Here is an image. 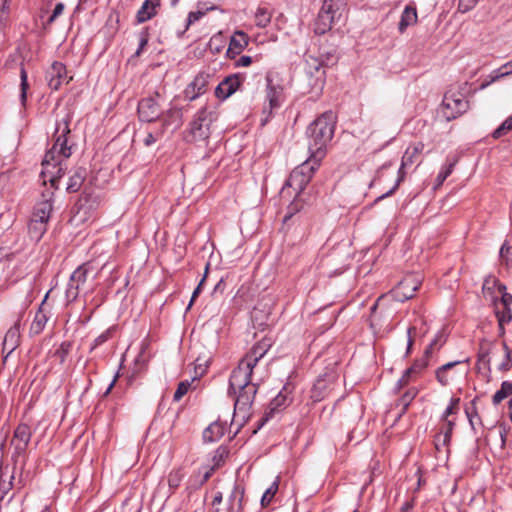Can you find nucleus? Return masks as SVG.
Instances as JSON below:
<instances>
[{"label": "nucleus", "mask_w": 512, "mask_h": 512, "mask_svg": "<svg viewBox=\"0 0 512 512\" xmlns=\"http://www.w3.org/2000/svg\"><path fill=\"white\" fill-rule=\"evenodd\" d=\"M335 124L334 113L326 111L308 126V150L314 163H319L324 157L326 146L333 138Z\"/></svg>", "instance_id": "f257e3e1"}, {"label": "nucleus", "mask_w": 512, "mask_h": 512, "mask_svg": "<svg viewBox=\"0 0 512 512\" xmlns=\"http://www.w3.org/2000/svg\"><path fill=\"white\" fill-rule=\"evenodd\" d=\"M72 116L65 113L62 117H57L55 123V131L53 134L54 144L52 148L45 154V162L55 160L56 157H62L67 160L72 154V145L69 144L70 122Z\"/></svg>", "instance_id": "f03ea898"}, {"label": "nucleus", "mask_w": 512, "mask_h": 512, "mask_svg": "<svg viewBox=\"0 0 512 512\" xmlns=\"http://www.w3.org/2000/svg\"><path fill=\"white\" fill-rule=\"evenodd\" d=\"M53 210L51 197L38 202L28 223V235L31 240L38 242L47 231L48 221Z\"/></svg>", "instance_id": "7ed1b4c3"}, {"label": "nucleus", "mask_w": 512, "mask_h": 512, "mask_svg": "<svg viewBox=\"0 0 512 512\" xmlns=\"http://www.w3.org/2000/svg\"><path fill=\"white\" fill-rule=\"evenodd\" d=\"M318 165L319 163H314L313 159L310 157L307 161L297 166L291 172L285 186L283 187V191L287 188H292L295 191L296 196L299 195L310 182Z\"/></svg>", "instance_id": "20e7f679"}, {"label": "nucleus", "mask_w": 512, "mask_h": 512, "mask_svg": "<svg viewBox=\"0 0 512 512\" xmlns=\"http://www.w3.org/2000/svg\"><path fill=\"white\" fill-rule=\"evenodd\" d=\"M469 108V102L463 94L459 92L448 91L445 93L442 101V113L447 121L456 119Z\"/></svg>", "instance_id": "39448f33"}, {"label": "nucleus", "mask_w": 512, "mask_h": 512, "mask_svg": "<svg viewBox=\"0 0 512 512\" xmlns=\"http://www.w3.org/2000/svg\"><path fill=\"white\" fill-rule=\"evenodd\" d=\"M213 113L206 108L200 109L190 124L189 134L193 141H204L210 135V126L213 122Z\"/></svg>", "instance_id": "423d86ee"}, {"label": "nucleus", "mask_w": 512, "mask_h": 512, "mask_svg": "<svg viewBox=\"0 0 512 512\" xmlns=\"http://www.w3.org/2000/svg\"><path fill=\"white\" fill-rule=\"evenodd\" d=\"M253 367L241 360L238 366L232 371L229 378L228 394H237L238 389H243L252 383Z\"/></svg>", "instance_id": "0eeeda50"}, {"label": "nucleus", "mask_w": 512, "mask_h": 512, "mask_svg": "<svg viewBox=\"0 0 512 512\" xmlns=\"http://www.w3.org/2000/svg\"><path fill=\"white\" fill-rule=\"evenodd\" d=\"M90 271V264L84 263L80 265L70 276L65 296L69 302L75 301L80 293L81 287L85 284L88 273Z\"/></svg>", "instance_id": "6e6552de"}, {"label": "nucleus", "mask_w": 512, "mask_h": 512, "mask_svg": "<svg viewBox=\"0 0 512 512\" xmlns=\"http://www.w3.org/2000/svg\"><path fill=\"white\" fill-rule=\"evenodd\" d=\"M159 98V92H155L152 96H148L139 101L138 115L141 121L153 122L160 118L162 110L158 103Z\"/></svg>", "instance_id": "1a4fd4ad"}, {"label": "nucleus", "mask_w": 512, "mask_h": 512, "mask_svg": "<svg viewBox=\"0 0 512 512\" xmlns=\"http://www.w3.org/2000/svg\"><path fill=\"white\" fill-rule=\"evenodd\" d=\"M256 393L257 385L253 384L243 389H238L237 394H232L235 397V413H241L243 418L249 416Z\"/></svg>", "instance_id": "9d476101"}, {"label": "nucleus", "mask_w": 512, "mask_h": 512, "mask_svg": "<svg viewBox=\"0 0 512 512\" xmlns=\"http://www.w3.org/2000/svg\"><path fill=\"white\" fill-rule=\"evenodd\" d=\"M63 161L65 160L62 157H56L55 160H49L48 163L45 162V158L42 161L41 175L44 182H50L55 189L58 188L59 181L65 174L66 167H63Z\"/></svg>", "instance_id": "9b49d317"}, {"label": "nucleus", "mask_w": 512, "mask_h": 512, "mask_svg": "<svg viewBox=\"0 0 512 512\" xmlns=\"http://www.w3.org/2000/svg\"><path fill=\"white\" fill-rule=\"evenodd\" d=\"M244 80L245 76L242 73H235L225 77L216 87L215 96L218 99L226 100L240 88Z\"/></svg>", "instance_id": "f8f14e48"}, {"label": "nucleus", "mask_w": 512, "mask_h": 512, "mask_svg": "<svg viewBox=\"0 0 512 512\" xmlns=\"http://www.w3.org/2000/svg\"><path fill=\"white\" fill-rule=\"evenodd\" d=\"M337 378L338 376L334 372L319 376L313 385L311 398L314 401H321L328 396L334 389Z\"/></svg>", "instance_id": "ddd939ff"}, {"label": "nucleus", "mask_w": 512, "mask_h": 512, "mask_svg": "<svg viewBox=\"0 0 512 512\" xmlns=\"http://www.w3.org/2000/svg\"><path fill=\"white\" fill-rule=\"evenodd\" d=\"M48 86L53 90H58L67 80L66 66L62 62L55 61L46 72Z\"/></svg>", "instance_id": "4468645a"}, {"label": "nucleus", "mask_w": 512, "mask_h": 512, "mask_svg": "<svg viewBox=\"0 0 512 512\" xmlns=\"http://www.w3.org/2000/svg\"><path fill=\"white\" fill-rule=\"evenodd\" d=\"M32 436V431L29 425L25 423L19 424L14 430L12 444L14 445L15 453L22 455L25 453Z\"/></svg>", "instance_id": "2eb2a0df"}, {"label": "nucleus", "mask_w": 512, "mask_h": 512, "mask_svg": "<svg viewBox=\"0 0 512 512\" xmlns=\"http://www.w3.org/2000/svg\"><path fill=\"white\" fill-rule=\"evenodd\" d=\"M291 402L288 397L286 389L283 388L270 402L268 410L265 412L264 417L261 419L258 428L262 427L267 421L274 417V415L284 408H286Z\"/></svg>", "instance_id": "dca6fc26"}, {"label": "nucleus", "mask_w": 512, "mask_h": 512, "mask_svg": "<svg viewBox=\"0 0 512 512\" xmlns=\"http://www.w3.org/2000/svg\"><path fill=\"white\" fill-rule=\"evenodd\" d=\"M23 314L20 313L18 315L17 320L14 324L9 328L6 332L4 340H3V351H7L8 355L11 354L20 344L21 338V321Z\"/></svg>", "instance_id": "f3484780"}, {"label": "nucleus", "mask_w": 512, "mask_h": 512, "mask_svg": "<svg viewBox=\"0 0 512 512\" xmlns=\"http://www.w3.org/2000/svg\"><path fill=\"white\" fill-rule=\"evenodd\" d=\"M267 100L269 102V114L274 109H278L284 101V89L278 84L274 83L270 76H267Z\"/></svg>", "instance_id": "a211bd4d"}, {"label": "nucleus", "mask_w": 512, "mask_h": 512, "mask_svg": "<svg viewBox=\"0 0 512 512\" xmlns=\"http://www.w3.org/2000/svg\"><path fill=\"white\" fill-rule=\"evenodd\" d=\"M208 78L209 76L207 74L199 73L185 88V98L189 101H193L200 95L204 94L208 84Z\"/></svg>", "instance_id": "6ab92c4d"}, {"label": "nucleus", "mask_w": 512, "mask_h": 512, "mask_svg": "<svg viewBox=\"0 0 512 512\" xmlns=\"http://www.w3.org/2000/svg\"><path fill=\"white\" fill-rule=\"evenodd\" d=\"M306 74L311 78H314V86L322 87L325 79V70L323 68L322 62L312 56H308L306 58Z\"/></svg>", "instance_id": "aec40b11"}, {"label": "nucleus", "mask_w": 512, "mask_h": 512, "mask_svg": "<svg viewBox=\"0 0 512 512\" xmlns=\"http://www.w3.org/2000/svg\"><path fill=\"white\" fill-rule=\"evenodd\" d=\"M48 294L45 295L30 325V334L32 335L40 334L50 318V312L45 307Z\"/></svg>", "instance_id": "412c9836"}, {"label": "nucleus", "mask_w": 512, "mask_h": 512, "mask_svg": "<svg viewBox=\"0 0 512 512\" xmlns=\"http://www.w3.org/2000/svg\"><path fill=\"white\" fill-rule=\"evenodd\" d=\"M483 288L484 289L495 288L497 290L498 294H500V299L497 300L495 298L494 303L497 302L499 304V306H501V307L511 308L512 295L506 291V286L503 283L499 282L495 278H487L484 281Z\"/></svg>", "instance_id": "4be33fe9"}, {"label": "nucleus", "mask_w": 512, "mask_h": 512, "mask_svg": "<svg viewBox=\"0 0 512 512\" xmlns=\"http://www.w3.org/2000/svg\"><path fill=\"white\" fill-rule=\"evenodd\" d=\"M213 468H201L199 471L192 476L187 481L186 490L189 494L198 490L202 485L209 480V478L213 475Z\"/></svg>", "instance_id": "5701e85b"}, {"label": "nucleus", "mask_w": 512, "mask_h": 512, "mask_svg": "<svg viewBox=\"0 0 512 512\" xmlns=\"http://www.w3.org/2000/svg\"><path fill=\"white\" fill-rule=\"evenodd\" d=\"M270 348V343L266 340L260 341L256 343L250 351L242 358L247 364L253 368L257 365L259 360H261L267 353Z\"/></svg>", "instance_id": "b1692460"}, {"label": "nucleus", "mask_w": 512, "mask_h": 512, "mask_svg": "<svg viewBox=\"0 0 512 512\" xmlns=\"http://www.w3.org/2000/svg\"><path fill=\"white\" fill-rule=\"evenodd\" d=\"M248 45V36L242 31H236L230 39L226 55L234 59Z\"/></svg>", "instance_id": "393cba45"}, {"label": "nucleus", "mask_w": 512, "mask_h": 512, "mask_svg": "<svg viewBox=\"0 0 512 512\" xmlns=\"http://www.w3.org/2000/svg\"><path fill=\"white\" fill-rule=\"evenodd\" d=\"M244 487L235 482L228 498V512H242L243 510Z\"/></svg>", "instance_id": "a878e982"}, {"label": "nucleus", "mask_w": 512, "mask_h": 512, "mask_svg": "<svg viewBox=\"0 0 512 512\" xmlns=\"http://www.w3.org/2000/svg\"><path fill=\"white\" fill-rule=\"evenodd\" d=\"M160 6V0H145L137 11L136 19L138 23H144L157 14V8Z\"/></svg>", "instance_id": "bb28decb"}, {"label": "nucleus", "mask_w": 512, "mask_h": 512, "mask_svg": "<svg viewBox=\"0 0 512 512\" xmlns=\"http://www.w3.org/2000/svg\"><path fill=\"white\" fill-rule=\"evenodd\" d=\"M87 176V170L84 167H77L72 171L66 190L68 193H75L80 190Z\"/></svg>", "instance_id": "cd10ccee"}, {"label": "nucleus", "mask_w": 512, "mask_h": 512, "mask_svg": "<svg viewBox=\"0 0 512 512\" xmlns=\"http://www.w3.org/2000/svg\"><path fill=\"white\" fill-rule=\"evenodd\" d=\"M424 149V144L422 142L415 143L410 145L404 152L401 162L403 167H410L414 163H416L419 159L420 154Z\"/></svg>", "instance_id": "c85d7f7f"}, {"label": "nucleus", "mask_w": 512, "mask_h": 512, "mask_svg": "<svg viewBox=\"0 0 512 512\" xmlns=\"http://www.w3.org/2000/svg\"><path fill=\"white\" fill-rule=\"evenodd\" d=\"M512 74V61L503 64L500 68L494 70L488 78L480 85V89H485L497 80Z\"/></svg>", "instance_id": "c756f323"}, {"label": "nucleus", "mask_w": 512, "mask_h": 512, "mask_svg": "<svg viewBox=\"0 0 512 512\" xmlns=\"http://www.w3.org/2000/svg\"><path fill=\"white\" fill-rule=\"evenodd\" d=\"M334 21V16H330L319 11L314 23V32L318 35L325 34L332 28Z\"/></svg>", "instance_id": "7c9ffc66"}, {"label": "nucleus", "mask_w": 512, "mask_h": 512, "mask_svg": "<svg viewBox=\"0 0 512 512\" xmlns=\"http://www.w3.org/2000/svg\"><path fill=\"white\" fill-rule=\"evenodd\" d=\"M224 435V427L218 422L210 424L203 431V440L206 443L218 441Z\"/></svg>", "instance_id": "2f4dec72"}, {"label": "nucleus", "mask_w": 512, "mask_h": 512, "mask_svg": "<svg viewBox=\"0 0 512 512\" xmlns=\"http://www.w3.org/2000/svg\"><path fill=\"white\" fill-rule=\"evenodd\" d=\"M163 125L169 126L176 124L179 127L182 124V111L177 107H170L166 112H162Z\"/></svg>", "instance_id": "473e14b6"}, {"label": "nucleus", "mask_w": 512, "mask_h": 512, "mask_svg": "<svg viewBox=\"0 0 512 512\" xmlns=\"http://www.w3.org/2000/svg\"><path fill=\"white\" fill-rule=\"evenodd\" d=\"M492 342L487 339H481L479 342V350H478V363L482 364L484 367L490 366V358L489 354L491 352Z\"/></svg>", "instance_id": "72a5a7b5"}, {"label": "nucleus", "mask_w": 512, "mask_h": 512, "mask_svg": "<svg viewBox=\"0 0 512 512\" xmlns=\"http://www.w3.org/2000/svg\"><path fill=\"white\" fill-rule=\"evenodd\" d=\"M343 5L344 4L342 0H323L320 12L330 16H334V19H336L341 15L340 9Z\"/></svg>", "instance_id": "f704fd0d"}, {"label": "nucleus", "mask_w": 512, "mask_h": 512, "mask_svg": "<svg viewBox=\"0 0 512 512\" xmlns=\"http://www.w3.org/2000/svg\"><path fill=\"white\" fill-rule=\"evenodd\" d=\"M417 21V12L416 9L410 6H407L402 15L399 22V30L401 32L405 31V29L414 24Z\"/></svg>", "instance_id": "c9c22d12"}, {"label": "nucleus", "mask_w": 512, "mask_h": 512, "mask_svg": "<svg viewBox=\"0 0 512 512\" xmlns=\"http://www.w3.org/2000/svg\"><path fill=\"white\" fill-rule=\"evenodd\" d=\"M185 477V472L182 468H174L170 471L167 477V482L171 492H174L181 484Z\"/></svg>", "instance_id": "e433bc0d"}, {"label": "nucleus", "mask_w": 512, "mask_h": 512, "mask_svg": "<svg viewBox=\"0 0 512 512\" xmlns=\"http://www.w3.org/2000/svg\"><path fill=\"white\" fill-rule=\"evenodd\" d=\"M13 478V473L8 466L0 467V491L8 492L12 487Z\"/></svg>", "instance_id": "4c0bfd02"}, {"label": "nucleus", "mask_w": 512, "mask_h": 512, "mask_svg": "<svg viewBox=\"0 0 512 512\" xmlns=\"http://www.w3.org/2000/svg\"><path fill=\"white\" fill-rule=\"evenodd\" d=\"M447 335L444 329L437 332L434 339L431 341L429 346L425 349V356L429 357L434 350L440 349V347L443 346V344L446 342Z\"/></svg>", "instance_id": "58836bf2"}, {"label": "nucleus", "mask_w": 512, "mask_h": 512, "mask_svg": "<svg viewBox=\"0 0 512 512\" xmlns=\"http://www.w3.org/2000/svg\"><path fill=\"white\" fill-rule=\"evenodd\" d=\"M512 394V382L503 381L499 390L495 392L492 398L494 405L500 404L505 398Z\"/></svg>", "instance_id": "ea45409f"}, {"label": "nucleus", "mask_w": 512, "mask_h": 512, "mask_svg": "<svg viewBox=\"0 0 512 512\" xmlns=\"http://www.w3.org/2000/svg\"><path fill=\"white\" fill-rule=\"evenodd\" d=\"M457 161H458L457 158H453V159L448 158L447 159L446 164L441 168V170L439 171V173L436 177V183L438 186L442 185L443 182L451 175Z\"/></svg>", "instance_id": "a19ab883"}, {"label": "nucleus", "mask_w": 512, "mask_h": 512, "mask_svg": "<svg viewBox=\"0 0 512 512\" xmlns=\"http://www.w3.org/2000/svg\"><path fill=\"white\" fill-rule=\"evenodd\" d=\"M417 288H418V283H416L414 280L405 279L404 281H402L400 283L399 289L403 290L402 298H400V299L408 300V299L412 298L414 295V292L417 290Z\"/></svg>", "instance_id": "79ce46f5"}, {"label": "nucleus", "mask_w": 512, "mask_h": 512, "mask_svg": "<svg viewBox=\"0 0 512 512\" xmlns=\"http://www.w3.org/2000/svg\"><path fill=\"white\" fill-rule=\"evenodd\" d=\"M271 21V13L266 7H258L255 13V23L260 28H265Z\"/></svg>", "instance_id": "37998d69"}, {"label": "nucleus", "mask_w": 512, "mask_h": 512, "mask_svg": "<svg viewBox=\"0 0 512 512\" xmlns=\"http://www.w3.org/2000/svg\"><path fill=\"white\" fill-rule=\"evenodd\" d=\"M28 88V75L25 68L22 66L20 69V101L23 106L26 104Z\"/></svg>", "instance_id": "c03bdc74"}, {"label": "nucleus", "mask_w": 512, "mask_h": 512, "mask_svg": "<svg viewBox=\"0 0 512 512\" xmlns=\"http://www.w3.org/2000/svg\"><path fill=\"white\" fill-rule=\"evenodd\" d=\"M459 403V398L452 397L450 399L449 405L446 407L443 414L441 415V421L455 420L454 418L450 417L457 414Z\"/></svg>", "instance_id": "a18cd8bd"}, {"label": "nucleus", "mask_w": 512, "mask_h": 512, "mask_svg": "<svg viewBox=\"0 0 512 512\" xmlns=\"http://www.w3.org/2000/svg\"><path fill=\"white\" fill-rule=\"evenodd\" d=\"M495 313L497 320L500 323H509L512 320L511 308L501 307L497 302H495Z\"/></svg>", "instance_id": "49530a36"}, {"label": "nucleus", "mask_w": 512, "mask_h": 512, "mask_svg": "<svg viewBox=\"0 0 512 512\" xmlns=\"http://www.w3.org/2000/svg\"><path fill=\"white\" fill-rule=\"evenodd\" d=\"M279 481L278 478L266 489L261 498V505L266 507L272 501L274 495L278 491Z\"/></svg>", "instance_id": "de8ad7c7"}, {"label": "nucleus", "mask_w": 512, "mask_h": 512, "mask_svg": "<svg viewBox=\"0 0 512 512\" xmlns=\"http://www.w3.org/2000/svg\"><path fill=\"white\" fill-rule=\"evenodd\" d=\"M228 453H229V451L227 450L226 447H224V446L218 447L215 450L214 455L212 457L213 465L210 468H213L214 471L217 468H219L222 465V463L224 462L225 458L228 456Z\"/></svg>", "instance_id": "09e8293b"}, {"label": "nucleus", "mask_w": 512, "mask_h": 512, "mask_svg": "<svg viewBox=\"0 0 512 512\" xmlns=\"http://www.w3.org/2000/svg\"><path fill=\"white\" fill-rule=\"evenodd\" d=\"M406 168L407 167H403L402 164L400 165V167L398 169L397 179H396L394 186L390 190H388L385 194L378 197V200L392 195L398 189L399 185L404 181V179L406 177V170H405Z\"/></svg>", "instance_id": "8fccbe9b"}, {"label": "nucleus", "mask_w": 512, "mask_h": 512, "mask_svg": "<svg viewBox=\"0 0 512 512\" xmlns=\"http://www.w3.org/2000/svg\"><path fill=\"white\" fill-rule=\"evenodd\" d=\"M512 130V116L508 117L497 129L492 133L493 138L499 139Z\"/></svg>", "instance_id": "3c124183"}, {"label": "nucleus", "mask_w": 512, "mask_h": 512, "mask_svg": "<svg viewBox=\"0 0 512 512\" xmlns=\"http://www.w3.org/2000/svg\"><path fill=\"white\" fill-rule=\"evenodd\" d=\"M72 348V343L68 341H64L60 344L58 349L55 351V356L60 360L61 363H64L67 356L69 355Z\"/></svg>", "instance_id": "603ef678"}, {"label": "nucleus", "mask_w": 512, "mask_h": 512, "mask_svg": "<svg viewBox=\"0 0 512 512\" xmlns=\"http://www.w3.org/2000/svg\"><path fill=\"white\" fill-rule=\"evenodd\" d=\"M427 357L416 360L413 365L406 369V374L417 375L421 373L428 365Z\"/></svg>", "instance_id": "864d4df0"}, {"label": "nucleus", "mask_w": 512, "mask_h": 512, "mask_svg": "<svg viewBox=\"0 0 512 512\" xmlns=\"http://www.w3.org/2000/svg\"><path fill=\"white\" fill-rule=\"evenodd\" d=\"M439 433L443 434V439H451L453 429L455 427V420L441 421Z\"/></svg>", "instance_id": "5fc2aeb1"}, {"label": "nucleus", "mask_w": 512, "mask_h": 512, "mask_svg": "<svg viewBox=\"0 0 512 512\" xmlns=\"http://www.w3.org/2000/svg\"><path fill=\"white\" fill-rule=\"evenodd\" d=\"M194 381V379H192V381H188V380H185V381H181L179 384H178V387L174 393V396H173V399L174 401H179L181 400V398L189 391L190 387H191V383Z\"/></svg>", "instance_id": "6e6d98bb"}, {"label": "nucleus", "mask_w": 512, "mask_h": 512, "mask_svg": "<svg viewBox=\"0 0 512 512\" xmlns=\"http://www.w3.org/2000/svg\"><path fill=\"white\" fill-rule=\"evenodd\" d=\"M417 394L418 390L416 388H411L402 395L399 402L403 406V412L407 409V407L410 405L412 400L417 396Z\"/></svg>", "instance_id": "4d7b16f0"}, {"label": "nucleus", "mask_w": 512, "mask_h": 512, "mask_svg": "<svg viewBox=\"0 0 512 512\" xmlns=\"http://www.w3.org/2000/svg\"><path fill=\"white\" fill-rule=\"evenodd\" d=\"M148 31L147 29H143L140 33H139V45H138V48L137 50L135 51L134 53V57H139L143 50L145 49V47L147 46L148 44Z\"/></svg>", "instance_id": "13d9d810"}, {"label": "nucleus", "mask_w": 512, "mask_h": 512, "mask_svg": "<svg viewBox=\"0 0 512 512\" xmlns=\"http://www.w3.org/2000/svg\"><path fill=\"white\" fill-rule=\"evenodd\" d=\"M503 348L505 351V357H504L503 361L500 363L498 369L500 371H508L512 366L511 352L505 342L503 343Z\"/></svg>", "instance_id": "bf43d9fd"}, {"label": "nucleus", "mask_w": 512, "mask_h": 512, "mask_svg": "<svg viewBox=\"0 0 512 512\" xmlns=\"http://www.w3.org/2000/svg\"><path fill=\"white\" fill-rule=\"evenodd\" d=\"M465 413H466V416L469 420V424L471 426V428L473 430H475V423L473 422V417L477 418V421L479 422V424H481V419L476 411V407H475V400L472 401V407L471 408H466L465 410Z\"/></svg>", "instance_id": "052dcab7"}, {"label": "nucleus", "mask_w": 512, "mask_h": 512, "mask_svg": "<svg viewBox=\"0 0 512 512\" xmlns=\"http://www.w3.org/2000/svg\"><path fill=\"white\" fill-rule=\"evenodd\" d=\"M499 254L501 260L505 262L506 265L512 264V246H507L506 244H503Z\"/></svg>", "instance_id": "680f3d73"}, {"label": "nucleus", "mask_w": 512, "mask_h": 512, "mask_svg": "<svg viewBox=\"0 0 512 512\" xmlns=\"http://www.w3.org/2000/svg\"><path fill=\"white\" fill-rule=\"evenodd\" d=\"M209 266H210V264H209V263H207V264H206V267H205V273H204V276H203V278L201 279V281L199 282L198 286H197V287L195 288V290L193 291V293H192V296H191V299H190V302H189V304H188L187 309L191 308V306L193 305L194 300H195V299H196V297L200 294L201 289H202V285H203V283H204V281H205V278H206V276H207V273H208V271H209Z\"/></svg>", "instance_id": "e2e57ef3"}, {"label": "nucleus", "mask_w": 512, "mask_h": 512, "mask_svg": "<svg viewBox=\"0 0 512 512\" xmlns=\"http://www.w3.org/2000/svg\"><path fill=\"white\" fill-rule=\"evenodd\" d=\"M443 434H440L439 432L435 435L434 437V444H435V448L438 450V451H441L442 448L446 447L449 445L451 439H443Z\"/></svg>", "instance_id": "0e129e2a"}, {"label": "nucleus", "mask_w": 512, "mask_h": 512, "mask_svg": "<svg viewBox=\"0 0 512 512\" xmlns=\"http://www.w3.org/2000/svg\"><path fill=\"white\" fill-rule=\"evenodd\" d=\"M205 14L206 12L201 10L191 11L187 17V26L199 21Z\"/></svg>", "instance_id": "69168bd1"}, {"label": "nucleus", "mask_w": 512, "mask_h": 512, "mask_svg": "<svg viewBox=\"0 0 512 512\" xmlns=\"http://www.w3.org/2000/svg\"><path fill=\"white\" fill-rule=\"evenodd\" d=\"M436 379L442 386H447L450 383L448 372L438 368L436 370Z\"/></svg>", "instance_id": "338daca9"}, {"label": "nucleus", "mask_w": 512, "mask_h": 512, "mask_svg": "<svg viewBox=\"0 0 512 512\" xmlns=\"http://www.w3.org/2000/svg\"><path fill=\"white\" fill-rule=\"evenodd\" d=\"M109 337H110L109 330L103 332L102 334H100L98 337L95 338L91 349L93 350L96 347L102 345L103 343H105L109 339Z\"/></svg>", "instance_id": "774afa93"}]
</instances>
